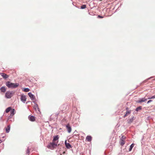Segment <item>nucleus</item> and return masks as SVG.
I'll list each match as a JSON object with an SVG mask.
<instances>
[{"label": "nucleus", "mask_w": 155, "mask_h": 155, "mask_svg": "<svg viewBox=\"0 0 155 155\" xmlns=\"http://www.w3.org/2000/svg\"><path fill=\"white\" fill-rule=\"evenodd\" d=\"M154 80H155V79H153Z\"/></svg>", "instance_id": "38"}, {"label": "nucleus", "mask_w": 155, "mask_h": 155, "mask_svg": "<svg viewBox=\"0 0 155 155\" xmlns=\"http://www.w3.org/2000/svg\"><path fill=\"white\" fill-rule=\"evenodd\" d=\"M59 139L58 136V135H56L54 137L53 139V141H55L58 140Z\"/></svg>", "instance_id": "18"}, {"label": "nucleus", "mask_w": 155, "mask_h": 155, "mask_svg": "<svg viewBox=\"0 0 155 155\" xmlns=\"http://www.w3.org/2000/svg\"><path fill=\"white\" fill-rule=\"evenodd\" d=\"M142 109V107L141 106H139L138 107H137L136 110L135 111L136 112H137V111H139L140 110Z\"/></svg>", "instance_id": "19"}, {"label": "nucleus", "mask_w": 155, "mask_h": 155, "mask_svg": "<svg viewBox=\"0 0 155 155\" xmlns=\"http://www.w3.org/2000/svg\"><path fill=\"white\" fill-rule=\"evenodd\" d=\"M29 89L27 88H25L23 90L25 92H28L29 91Z\"/></svg>", "instance_id": "22"}, {"label": "nucleus", "mask_w": 155, "mask_h": 155, "mask_svg": "<svg viewBox=\"0 0 155 155\" xmlns=\"http://www.w3.org/2000/svg\"><path fill=\"white\" fill-rule=\"evenodd\" d=\"M0 74L5 79L7 78L8 77V75L4 73H1Z\"/></svg>", "instance_id": "11"}, {"label": "nucleus", "mask_w": 155, "mask_h": 155, "mask_svg": "<svg viewBox=\"0 0 155 155\" xmlns=\"http://www.w3.org/2000/svg\"><path fill=\"white\" fill-rule=\"evenodd\" d=\"M29 150L28 148L27 150L26 153L28 154V155L29 154Z\"/></svg>", "instance_id": "26"}, {"label": "nucleus", "mask_w": 155, "mask_h": 155, "mask_svg": "<svg viewBox=\"0 0 155 155\" xmlns=\"http://www.w3.org/2000/svg\"><path fill=\"white\" fill-rule=\"evenodd\" d=\"M154 96H155V95Z\"/></svg>", "instance_id": "39"}, {"label": "nucleus", "mask_w": 155, "mask_h": 155, "mask_svg": "<svg viewBox=\"0 0 155 155\" xmlns=\"http://www.w3.org/2000/svg\"><path fill=\"white\" fill-rule=\"evenodd\" d=\"M15 114V109H13L11 111V116H13Z\"/></svg>", "instance_id": "20"}, {"label": "nucleus", "mask_w": 155, "mask_h": 155, "mask_svg": "<svg viewBox=\"0 0 155 155\" xmlns=\"http://www.w3.org/2000/svg\"><path fill=\"white\" fill-rule=\"evenodd\" d=\"M126 110H127L125 114L124 115V117H125L127 116L128 114H130V110H129L128 108H126Z\"/></svg>", "instance_id": "10"}, {"label": "nucleus", "mask_w": 155, "mask_h": 155, "mask_svg": "<svg viewBox=\"0 0 155 155\" xmlns=\"http://www.w3.org/2000/svg\"><path fill=\"white\" fill-rule=\"evenodd\" d=\"M147 100V99L145 98H142L140 99L137 101V102L138 103H141L142 102L146 101Z\"/></svg>", "instance_id": "6"}, {"label": "nucleus", "mask_w": 155, "mask_h": 155, "mask_svg": "<svg viewBox=\"0 0 155 155\" xmlns=\"http://www.w3.org/2000/svg\"><path fill=\"white\" fill-rule=\"evenodd\" d=\"M2 117H1L0 118V120H2Z\"/></svg>", "instance_id": "32"}, {"label": "nucleus", "mask_w": 155, "mask_h": 155, "mask_svg": "<svg viewBox=\"0 0 155 155\" xmlns=\"http://www.w3.org/2000/svg\"><path fill=\"white\" fill-rule=\"evenodd\" d=\"M126 137L124 136H122L121 138L120 139H124V140L126 139Z\"/></svg>", "instance_id": "27"}, {"label": "nucleus", "mask_w": 155, "mask_h": 155, "mask_svg": "<svg viewBox=\"0 0 155 155\" xmlns=\"http://www.w3.org/2000/svg\"><path fill=\"white\" fill-rule=\"evenodd\" d=\"M134 113H135V111H134ZM137 113V112L135 113Z\"/></svg>", "instance_id": "36"}, {"label": "nucleus", "mask_w": 155, "mask_h": 155, "mask_svg": "<svg viewBox=\"0 0 155 155\" xmlns=\"http://www.w3.org/2000/svg\"><path fill=\"white\" fill-rule=\"evenodd\" d=\"M151 99H154L155 98V96H153L151 97Z\"/></svg>", "instance_id": "31"}, {"label": "nucleus", "mask_w": 155, "mask_h": 155, "mask_svg": "<svg viewBox=\"0 0 155 155\" xmlns=\"http://www.w3.org/2000/svg\"><path fill=\"white\" fill-rule=\"evenodd\" d=\"M57 146V144L54 143V142L50 143L47 146V147L48 148L52 149L53 148H54Z\"/></svg>", "instance_id": "3"}, {"label": "nucleus", "mask_w": 155, "mask_h": 155, "mask_svg": "<svg viewBox=\"0 0 155 155\" xmlns=\"http://www.w3.org/2000/svg\"><path fill=\"white\" fill-rule=\"evenodd\" d=\"M10 125H8L7 126V127L5 129L6 132L7 133H8L10 131Z\"/></svg>", "instance_id": "13"}, {"label": "nucleus", "mask_w": 155, "mask_h": 155, "mask_svg": "<svg viewBox=\"0 0 155 155\" xmlns=\"http://www.w3.org/2000/svg\"><path fill=\"white\" fill-rule=\"evenodd\" d=\"M153 78V77H150V78H147V79L146 80L144 81L143 82V83H145V82H146V81L148 80H149L150 79H151V78Z\"/></svg>", "instance_id": "25"}, {"label": "nucleus", "mask_w": 155, "mask_h": 155, "mask_svg": "<svg viewBox=\"0 0 155 155\" xmlns=\"http://www.w3.org/2000/svg\"><path fill=\"white\" fill-rule=\"evenodd\" d=\"M6 86L9 88H15L18 87L19 85L18 83H13L8 81L6 83Z\"/></svg>", "instance_id": "1"}, {"label": "nucleus", "mask_w": 155, "mask_h": 155, "mask_svg": "<svg viewBox=\"0 0 155 155\" xmlns=\"http://www.w3.org/2000/svg\"><path fill=\"white\" fill-rule=\"evenodd\" d=\"M86 8V5H84L81 6V9H84Z\"/></svg>", "instance_id": "23"}, {"label": "nucleus", "mask_w": 155, "mask_h": 155, "mask_svg": "<svg viewBox=\"0 0 155 155\" xmlns=\"http://www.w3.org/2000/svg\"><path fill=\"white\" fill-rule=\"evenodd\" d=\"M34 108H35V109H36L37 108L38 110L39 109V108L38 107V105L37 104H35V105L34 106Z\"/></svg>", "instance_id": "24"}, {"label": "nucleus", "mask_w": 155, "mask_h": 155, "mask_svg": "<svg viewBox=\"0 0 155 155\" xmlns=\"http://www.w3.org/2000/svg\"><path fill=\"white\" fill-rule=\"evenodd\" d=\"M152 100H149V101H148L147 102V104H149V103H150V102H152Z\"/></svg>", "instance_id": "30"}, {"label": "nucleus", "mask_w": 155, "mask_h": 155, "mask_svg": "<svg viewBox=\"0 0 155 155\" xmlns=\"http://www.w3.org/2000/svg\"><path fill=\"white\" fill-rule=\"evenodd\" d=\"M65 145L66 147V148L68 149H70L71 148V145L69 143H67V140H66L64 142Z\"/></svg>", "instance_id": "7"}, {"label": "nucleus", "mask_w": 155, "mask_h": 155, "mask_svg": "<svg viewBox=\"0 0 155 155\" xmlns=\"http://www.w3.org/2000/svg\"><path fill=\"white\" fill-rule=\"evenodd\" d=\"M33 102L35 104H36L35 102V101H33Z\"/></svg>", "instance_id": "33"}, {"label": "nucleus", "mask_w": 155, "mask_h": 155, "mask_svg": "<svg viewBox=\"0 0 155 155\" xmlns=\"http://www.w3.org/2000/svg\"><path fill=\"white\" fill-rule=\"evenodd\" d=\"M135 119V117H132L130 118L129 119V121H128V124H130L132 123L133 120H134Z\"/></svg>", "instance_id": "12"}, {"label": "nucleus", "mask_w": 155, "mask_h": 155, "mask_svg": "<svg viewBox=\"0 0 155 155\" xmlns=\"http://www.w3.org/2000/svg\"><path fill=\"white\" fill-rule=\"evenodd\" d=\"M20 99L21 101L23 103H25L26 100V96L23 94H22L21 95Z\"/></svg>", "instance_id": "4"}, {"label": "nucleus", "mask_w": 155, "mask_h": 155, "mask_svg": "<svg viewBox=\"0 0 155 155\" xmlns=\"http://www.w3.org/2000/svg\"><path fill=\"white\" fill-rule=\"evenodd\" d=\"M13 92L12 91H7L5 93V96L7 98H10L13 96Z\"/></svg>", "instance_id": "2"}, {"label": "nucleus", "mask_w": 155, "mask_h": 155, "mask_svg": "<svg viewBox=\"0 0 155 155\" xmlns=\"http://www.w3.org/2000/svg\"><path fill=\"white\" fill-rule=\"evenodd\" d=\"M148 99H151V97H148Z\"/></svg>", "instance_id": "35"}, {"label": "nucleus", "mask_w": 155, "mask_h": 155, "mask_svg": "<svg viewBox=\"0 0 155 155\" xmlns=\"http://www.w3.org/2000/svg\"><path fill=\"white\" fill-rule=\"evenodd\" d=\"M98 18H103V16H101V15H98Z\"/></svg>", "instance_id": "29"}, {"label": "nucleus", "mask_w": 155, "mask_h": 155, "mask_svg": "<svg viewBox=\"0 0 155 155\" xmlns=\"http://www.w3.org/2000/svg\"><path fill=\"white\" fill-rule=\"evenodd\" d=\"M12 116H11V115L10 114V115L8 117V120L9 119L12 118Z\"/></svg>", "instance_id": "28"}, {"label": "nucleus", "mask_w": 155, "mask_h": 155, "mask_svg": "<svg viewBox=\"0 0 155 155\" xmlns=\"http://www.w3.org/2000/svg\"><path fill=\"white\" fill-rule=\"evenodd\" d=\"M2 141L1 140H0V143H2Z\"/></svg>", "instance_id": "34"}, {"label": "nucleus", "mask_w": 155, "mask_h": 155, "mask_svg": "<svg viewBox=\"0 0 155 155\" xmlns=\"http://www.w3.org/2000/svg\"><path fill=\"white\" fill-rule=\"evenodd\" d=\"M28 94L31 100H33L35 99V96L31 92L28 93Z\"/></svg>", "instance_id": "5"}, {"label": "nucleus", "mask_w": 155, "mask_h": 155, "mask_svg": "<svg viewBox=\"0 0 155 155\" xmlns=\"http://www.w3.org/2000/svg\"><path fill=\"white\" fill-rule=\"evenodd\" d=\"M29 119L31 121H34L35 120V117L33 116H29Z\"/></svg>", "instance_id": "9"}, {"label": "nucleus", "mask_w": 155, "mask_h": 155, "mask_svg": "<svg viewBox=\"0 0 155 155\" xmlns=\"http://www.w3.org/2000/svg\"><path fill=\"white\" fill-rule=\"evenodd\" d=\"M134 144L133 143H132L130 145V148L129 149V151H131V150H132L133 148L134 147Z\"/></svg>", "instance_id": "21"}, {"label": "nucleus", "mask_w": 155, "mask_h": 155, "mask_svg": "<svg viewBox=\"0 0 155 155\" xmlns=\"http://www.w3.org/2000/svg\"><path fill=\"white\" fill-rule=\"evenodd\" d=\"M12 109V108L11 107H8L5 110V112L6 113H8Z\"/></svg>", "instance_id": "17"}, {"label": "nucleus", "mask_w": 155, "mask_h": 155, "mask_svg": "<svg viewBox=\"0 0 155 155\" xmlns=\"http://www.w3.org/2000/svg\"><path fill=\"white\" fill-rule=\"evenodd\" d=\"M66 127L67 128V131L68 133H70L71 130V127H70V125L69 124H67L66 125Z\"/></svg>", "instance_id": "8"}, {"label": "nucleus", "mask_w": 155, "mask_h": 155, "mask_svg": "<svg viewBox=\"0 0 155 155\" xmlns=\"http://www.w3.org/2000/svg\"><path fill=\"white\" fill-rule=\"evenodd\" d=\"M120 144L123 146L125 143V140H124V139H120Z\"/></svg>", "instance_id": "15"}, {"label": "nucleus", "mask_w": 155, "mask_h": 155, "mask_svg": "<svg viewBox=\"0 0 155 155\" xmlns=\"http://www.w3.org/2000/svg\"><path fill=\"white\" fill-rule=\"evenodd\" d=\"M86 139L88 141L90 142L92 140V137L90 136H87L86 138Z\"/></svg>", "instance_id": "14"}, {"label": "nucleus", "mask_w": 155, "mask_h": 155, "mask_svg": "<svg viewBox=\"0 0 155 155\" xmlns=\"http://www.w3.org/2000/svg\"><path fill=\"white\" fill-rule=\"evenodd\" d=\"M0 90L2 92H5L6 91V89L5 87H2Z\"/></svg>", "instance_id": "16"}, {"label": "nucleus", "mask_w": 155, "mask_h": 155, "mask_svg": "<svg viewBox=\"0 0 155 155\" xmlns=\"http://www.w3.org/2000/svg\"><path fill=\"white\" fill-rule=\"evenodd\" d=\"M28 102H27V103H26V104H27L28 103Z\"/></svg>", "instance_id": "37"}]
</instances>
